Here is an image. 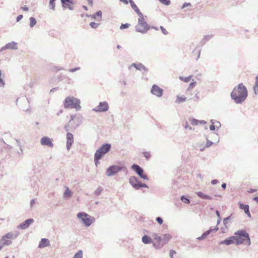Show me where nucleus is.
Here are the masks:
<instances>
[{
    "mask_svg": "<svg viewBox=\"0 0 258 258\" xmlns=\"http://www.w3.org/2000/svg\"><path fill=\"white\" fill-rule=\"evenodd\" d=\"M72 125H74V124H73L72 123H67L65 125H64V130H66V131H67L68 133V132L70 130L71 128H73L72 126Z\"/></svg>",
    "mask_w": 258,
    "mask_h": 258,
    "instance_id": "obj_40",
    "label": "nucleus"
},
{
    "mask_svg": "<svg viewBox=\"0 0 258 258\" xmlns=\"http://www.w3.org/2000/svg\"><path fill=\"white\" fill-rule=\"evenodd\" d=\"M254 87H255L256 88H258V77H255V83Z\"/></svg>",
    "mask_w": 258,
    "mask_h": 258,
    "instance_id": "obj_63",
    "label": "nucleus"
},
{
    "mask_svg": "<svg viewBox=\"0 0 258 258\" xmlns=\"http://www.w3.org/2000/svg\"><path fill=\"white\" fill-rule=\"evenodd\" d=\"M216 126H215V125H214V124H211L210 126V130L212 131H213L214 130H215L216 129Z\"/></svg>",
    "mask_w": 258,
    "mask_h": 258,
    "instance_id": "obj_62",
    "label": "nucleus"
},
{
    "mask_svg": "<svg viewBox=\"0 0 258 258\" xmlns=\"http://www.w3.org/2000/svg\"><path fill=\"white\" fill-rule=\"evenodd\" d=\"M77 217L87 227L90 226L95 220L93 217L89 216L84 212H79L78 213Z\"/></svg>",
    "mask_w": 258,
    "mask_h": 258,
    "instance_id": "obj_5",
    "label": "nucleus"
},
{
    "mask_svg": "<svg viewBox=\"0 0 258 258\" xmlns=\"http://www.w3.org/2000/svg\"><path fill=\"white\" fill-rule=\"evenodd\" d=\"M139 17L138 23L136 26L135 29L136 31L145 34L150 29V26L144 21L143 15H142V16Z\"/></svg>",
    "mask_w": 258,
    "mask_h": 258,
    "instance_id": "obj_4",
    "label": "nucleus"
},
{
    "mask_svg": "<svg viewBox=\"0 0 258 258\" xmlns=\"http://www.w3.org/2000/svg\"><path fill=\"white\" fill-rule=\"evenodd\" d=\"M248 96V91L242 83L239 84L231 92L230 96L236 104L242 103Z\"/></svg>",
    "mask_w": 258,
    "mask_h": 258,
    "instance_id": "obj_1",
    "label": "nucleus"
},
{
    "mask_svg": "<svg viewBox=\"0 0 258 258\" xmlns=\"http://www.w3.org/2000/svg\"><path fill=\"white\" fill-rule=\"evenodd\" d=\"M236 235L235 244L239 245L242 243H245L247 245H249L251 243L250 239L249 234L244 230H240L235 233Z\"/></svg>",
    "mask_w": 258,
    "mask_h": 258,
    "instance_id": "obj_3",
    "label": "nucleus"
},
{
    "mask_svg": "<svg viewBox=\"0 0 258 258\" xmlns=\"http://www.w3.org/2000/svg\"><path fill=\"white\" fill-rule=\"evenodd\" d=\"M218 230V227H215L213 228L212 227H211L208 230L206 231V232H204L203 234L201 235V236L198 237L197 239L199 240H202L206 238V237L209 235L212 232L214 231L216 232Z\"/></svg>",
    "mask_w": 258,
    "mask_h": 258,
    "instance_id": "obj_15",
    "label": "nucleus"
},
{
    "mask_svg": "<svg viewBox=\"0 0 258 258\" xmlns=\"http://www.w3.org/2000/svg\"><path fill=\"white\" fill-rule=\"evenodd\" d=\"M80 67H76L75 68H73V69H70L68 70V71L70 72H71V73H73V72H75L77 71H79L80 70Z\"/></svg>",
    "mask_w": 258,
    "mask_h": 258,
    "instance_id": "obj_51",
    "label": "nucleus"
},
{
    "mask_svg": "<svg viewBox=\"0 0 258 258\" xmlns=\"http://www.w3.org/2000/svg\"><path fill=\"white\" fill-rule=\"evenodd\" d=\"M160 28L162 31V32L164 34V35H167L168 34V32L166 31V30L163 27V26H160Z\"/></svg>",
    "mask_w": 258,
    "mask_h": 258,
    "instance_id": "obj_53",
    "label": "nucleus"
},
{
    "mask_svg": "<svg viewBox=\"0 0 258 258\" xmlns=\"http://www.w3.org/2000/svg\"><path fill=\"white\" fill-rule=\"evenodd\" d=\"M122 168L117 165H111L107 169L106 174L107 176H113L120 171Z\"/></svg>",
    "mask_w": 258,
    "mask_h": 258,
    "instance_id": "obj_7",
    "label": "nucleus"
},
{
    "mask_svg": "<svg viewBox=\"0 0 258 258\" xmlns=\"http://www.w3.org/2000/svg\"><path fill=\"white\" fill-rule=\"evenodd\" d=\"M253 89L254 93L255 94H258V88H256L255 87H253Z\"/></svg>",
    "mask_w": 258,
    "mask_h": 258,
    "instance_id": "obj_64",
    "label": "nucleus"
},
{
    "mask_svg": "<svg viewBox=\"0 0 258 258\" xmlns=\"http://www.w3.org/2000/svg\"><path fill=\"white\" fill-rule=\"evenodd\" d=\"M82 116L80 115H77L75 120L74 121L75 124L74 125H72V127H74V128L75 129L82 123Z\"/></svg>",
    "mask_w": 258,
    "mask_h": 258,
    "instance_id": "obj_20",
    "label": "nucleus"
},
{
    "mask_svg": "<svg viewBox=\"0 0 258 258\" xmlns=\"http://www.w3.org/2000/svg\"><path fill=\"white\" fill-rule=\"evenodd\" d=\"M83 257V251L79 250L76 253L73 258H82Z\"/></svg>",
    "mask_w": 258,
    "mask_h": 258,
    "instance_id": "obj_38",
    "label": "nucleus"
},
{
    "mask_svg": "<svg viewBox=\"0 0 258 258\" xmlns=\"http://www.w3.org/2000/svg\"><path fill=\"white\" fill-rule=\"evenodd\" d=\"M109 109V105L107 101L100 102L98 105L94 108L92 110L97 112H104Z\"/></svg>",
    "mask_w": 258,
    "mask_h": 258,
    "instance_id": "obj_9",
    "label": "nucleus"
},
{
    "mask_svg": "<svg viewBox=\"0 0 258 258\" xmlns=\"http://www.w3.org/2000/svg\"><path fill=\"white\" fill-rule=\"evenodd\" d=\"M34 220L32 218L28 219L18 226V228L21 229H25L34 222Z\"/></svg>",
    "mask_w": 258,
    "mask_h": 258,
    "instance_id": "obj_12",
    "label": "nucleus"
},
{
    "mask_svg": "<svg viewBox=\"0 0 258 258\" xmlns=\"http://www.w3.org/2000/svg\"><path fill=\"white\" fill-rule=\"evenodd\" d=\"M171 238V236L169 234H163L162 237L163 246L166 244Z\"/></svg>",
    "mask_w": 258,
    "mask_h": 258,
    "instance_id": "obj_31",
    "label": "nucleus"
},
{
    "mask_svg": "<svg viewBox=\"0 0 258 258\" xmlns=\"http://www.w3.org/2000/svg\"><path fill=\"white\" fill-rule=\"evenodd\" d=\"M5 48H7V49L16 50L18 49L17 43L14 41H12L6 44Z\"/></svg>",
    "mask_w": 258,
    "mask_h": 258,
    "instance_id": "obj_23",
    "label": "nucleus"
},
{
    "mask_svg": "<svg viewBox=\"0 0 258 258\" xmlns=\"http://www.w3.org/2000/svg\"><path fill=\"white\" fill-rule=\"evenodd\" d=\"M196 84H197L196 82H191L189 84V87H188V88L187 90H189L190 89H191L194 88L195 87Z\"/></svg>",
    "mask_w": 258,
    "mask_h": 258,
    "instance_id": "obj_49",
    "label": "nucleus"
},
{
    "mask_svg": "<svg viewBox=\"0 0 258 258\" xmlns=\"http://www.w3.org/2000/svg\"><path fill=\"white\" fill-rule=\"evenodd\" d=\"M151 93L158 97H160L163 95V90L158 85L154 84L152 87Z\"/></svg>",
    "mask_w": 258,
    "mask_h": 258,
    "instance_id": "obj_11",
    "label": "nucleus"
},
{
    "mask_svg": "<svg viewBox=\"0 0 258 258\" xmlns=\"http://www.w3.org/2000/svg\"><path fill=\"white\" fill-rule=\"evenodd\" d=\"M80 103V99L73 96H68L64 100L63 106L66 109L74 108L76 111H79L81 108Z\"/></svg>",
    "mask_w": 258,
    "mask_h": 258,
    "instance_id": "obj_2",
    "label": "nucleus"
},
{
    "mask_svg": "<svg viewBox=\"0 0 258 258\" xmlns=\"http://www.w3.org/2000/svg\"><path fill=\"white\" fill-rule=\"evenodd\" d=\"M103 190V188L101 187H98L95 191V194L96 196H99Z\"/></svg>",
    "mask_w": 258,
    "mask_h": 258,
    "instance_id": "obj_41",
    "label": "nucleus"
},
{
    "mask_svg": "<svg viewBox=\"0 0 258 258\" xmlns=\"http://www.w3.org/2000/svg\"><path fill=\"white\" fill-rule=\"evenodd\" d=\"M50 245L49 240L47 238H42L39 242L38 247L43 248L48 246Z\"/></svg>",
    "mask_w": 258,
    "mask_h": 258,
    "instance_id": "obj_22",
    "label": "nucleus"
},
{
    "mask_svg": "<svg viewBox=\"0 0 258 258\" xmlns=\"http://www.w3.org/2000/svg\"><path fill=\"white\" fill-rule=\"evenodd\" d=\"M0 242L2 244V245H3L4 247L5 245H10L12 243V241L11 240L8 239L6 237H4L3 236L0 239Z\"/></svg>",
    "mask_w": 258,
    "mask_h": 258,
    "instance_id": "obj_28",
    "label": "nucleus"
},
{
    "mask_svg": "<svg viewBox=\"0 0 258 258\" xmlns=\"http://www.w3.org/2000/svg\"><path fill=\"white\" fill-rule=\"evenodd\" d=\"M197 195L199 198H202V199H206V200H212V197L207 195H205V194H204L203 192H202L201 191L197 192Z\"/></svg>",
    "mask_w": 258,
    "mask_h": 258,
    "instance_id": "obj_32",
    "label": "nucleus"
},
{
    "mask_svg": "<svg viewBox=\"0 0 258 258\" xmlns=\"http://www.w3.org/2000/svg\"><path fill=\"white\" fill-rule=\"evenodd\" d=\"M130 24L128 23L122 24L120 26V29H126L128 28L130 26Z\"/></svg>",
    "mask_w": 258,
    "mask_h": 258,
    "instance_id": "obj_46",
    "label": "nucleus"
},
{
    "mask_svg": "<svg viewBox=\"0 0 258 258\" xmlns=\"http://www.w3.org/2000/svg\"><path fill=\"white\" fill-rule=\"evenodd\" d=\"M206 140L207 143L206 144L205 147L209 148L213 145V143L212 141L209 140L207 138H206Z\"/></svg>",
    "mask_w": 258,
    "mask_h": 258,
    "instance_id": "obj_47",
    "label": "nucleus"
},
{
    "mask_svg": "<svg viewBox=\"0 0 258 258\" xmlns=\"http://www.w3.org/2000/svg\"><path fill=\"white\" fill-rule=\"evenodd\" d=\"M215 125L217 129L219 128L221 126V123L218 120H217L216 122H215Z\"/></svg>",
    "mask_w": 258,
    "mask_h": 258,
    "instance_id": "obj_58",
    "label": "nucleus"
},
{
    "mask_svg": "<svg viewBox=\"0 0 258 258\" xmlns=\"http://www.w3.org/2000/svg\"><path fill=\"white\" fill-rule=\"evenodd\" d=\"M111 146L109 143L103 144L99 148H98L94 155L103 158L104 155L108 153L111 150Z\"/></svg>",
    "mask_w": 258,
    "mask_h": 258,
    "instance_id": "obj_6",
    "label": "nucleus"
},
{
    "mask_svg": "<svg viewBox=\"0 0 258 258\" xmlns=\"http://www.w3.org/2000/svg\"><path fill=\"white\" fill-rule=\"evenodd\" d=\"M191 6V5L190 3H184L181 7V9H184L187 7H190Z\"/></svg>",
    "mask_w": 258,
    "mask_h": 258,
    "instance_id": "obj_56",
    "label": "nucleus"
},
{
    "mask_svg": "<svg viewBox=\"0 0 258 258\" xmlns=\"http://www.w3.org/2000/svg\"><path fill=\"white\" fill-rule=\"evenodd\" d=\"M29 21H30V27L31 28L34 27L37 23L36 19L34 17H31L29 18Z\"/></svg>",
    "mask_w": 258,
    "mask_h": 258,
    "instance_id": "obj_34",
    "label": "nucleus"
},
{
    "mask_svg": "<svg viewBox=\"0 0 258 258\" xmlns=\"http://www.w3.org/2000/svg\"><path fill=\"white\" fill-rule=\"evenodd\" d=\"M21 9H22L24 11H28L29 10V8L27 6H24L21 7Z\"/></svg>",
    "mask_w": 258,
    "mask_h": 258,
    "instance_id": "obj_61",
    "label": "nucleus"
},
{
    "mask_svg": "<svg viewBox=\"0 0 258 258\" xmlns=\"http://www.w3.org/2000/svg\"><path fill=\"white\" fill-rule=\"evenodd\" d=\"M239 208L240 209H242L244 210L245 213L249 217H251L249 209V206L248 205H244L242 203H239Z\"/></svg>",
    "mask_w": 258,
    "mask_h": 258,
    "instance_id": "obj_21",
    "label": "nucleus"
},
{
    "mask_svg": "<svg viewBox=\"0 0 258 258\" xmlns=\"http://www.w3.org/2000/svg\"><path fill=\"white\" fill-rule=\"evenodd\" d=\"M191 78H192V76H189L187 77H183L180 76L179 79L180 80L183 81L184 82L187 83V82H188L191 80Z\"/></svg>",
    "mask_w": 258,
    "mask_h": 258,
    "instance_id": "obj_39",
    "label": "nucleus"
},
{
    "mask_svg": "<svg viewBox=\"0 0 258 258\" xmlns=\"http://www.w3.org/2000/svg\"><path fill=\"white\" fill-rule=\"evenodd\" d=\"M56 0H49V8L50 9H51L52 10H55V1Z\"/></svg>",
    "mask_w": 258,
    "mask_h": 258,
    "instance_id": "obj_36",
    "label": "nucleus"
},
{
    "mask_svg": "<svg viewBox=\"0 0 258 258\" xmlns=\"http://www.w3.org/2000/svg\"><path fill=\"white\" fill-rule=\"evenodd\" d=\"M131 168L142 178L144 180H148V176L144 173V170L138 165L134 164Z\"/></svg>",
    "mask_w": 258,
    "mask_h": 258,
    "instance_id": "obj_8",
    "label": "nucleus"
},
{
    "mask_svg": "<svg viewBox=\"0 0 258 258\" xmlns=\"http://www.w3.org/2000/svg\"><path fill=\"white\" fill-rule=\"evenodd\" d=\"M18 233L14 234L12 232H9L4 235V237H6L8 239H13L16 238L18 236Z\"/></svg>",
    "mask_w": 258,
    "mask_h": 258,
    "instance_id": "obj_29",
    "label": "nucleus"
},
{
    "mask_svg": "<svg viewBox=\"0 0 258 258\" xmlns=\"http://www.w3.org/2000/svg\"><path fill=\"white\" fill-rule=\"evenodd\" d=\"M131 67H134L137 70H139V71L143 70L146 72L148 71V69L141 63H133L130 66V68H131Z\"/></svg>",
    "mask_w": 258,
    "mask_h": 258,
    "instance_id": "obj_19",
    "label": "nucleus"
},
{
    "mask_svg": "<svg viewBox=\"0 0 258 258\" xmlns=\"http://www.w3.org/2000/svg\"><path fill=\"white\" fill-rule=\"evenodd\" d=\"M180 200L182 202L185 204H189L190 203L189 199L185 196H182L180 198Z\"/></svg>",
    "mask_w": 258,
    "mask_h": 258,
    "instance_id": "obj_37",
    "label": "nucleus"
},
{
    "mask_svg": "<svg viewBox=\"0 0 258 258\" xmlns=\"http://www.w3.org/2000/svg\"><path fill=\"white\" fill-rule=\"evenodd\" d=\"M40 143L43 146H47L49 147H52L53 146L52 140L46 136L41 139Z\"/></svg>",
    "mask_w": 258,
    "mask_h": 258,
    "instance_id": "obj_14",
    "label": "nucleus"
},
{
    "mask_svg": "<svg viewBox=\"0 0 258 258\" xmlns=\"http://www.w3.org/2000/svg\"><path fill=\"white\" fill-rule=\"evenodd\" d=\"M230 218H231V216H228V217H227L226 218H225L223 220V224L224 225L227 227V222L228 220H229L230 219Z\"/></svg>",
    "mask_w": 258,
    "mask_h": 258,
    "instance_id": "obj_50",
    "label": "nucleus"
},
{
    "mask_svg": "<svg viewBox=\"0 0 258 258\" xmlns=\"http://www.w3.org/2000/svg\"><path fill=\"white\" fill-rule=\"evenodd\" d=\"M16 142L17 143V145L20 147V150H21V152L22 153L23 152V150H22V147L21 146V143H20V141L18 140H16Z\"/></svg>",
    "mask_w": 258,
    "mask_h": 258,
    "instance_id": "obj_59",
    "label": "nucleus"
},
{
    "mask_svg": "<svg viewBox=\"0 0 258 258\" xmlns=\"http://www.w3.org/2000/svg\"><path fill=\"white\" fill-rule=\"evenodd\" d=\"M138 187V189H140L142 187H148V185L146 183H142L140 182V184H139V186Z\"/></svg>",
    "mask_w": 258,
    "mask_h": 258,
    "instance_id": "obj_55",
    "label": "nucleus"
},
{
    "mask_svg": "<svg viewBox=\"0 0 258 258\" xmlns=\"http://www.w3.org/2000/svg\"><path fill=\"white\" fill-rule=\"evenodd\" d=\"M175 253H176L175 251H174V250H172V249L170 250V252H169V255H170V258H173V255Z\"/></svg>",
    "mask_w": 258,
    "mask_h": 258,
    "instance_id": "obj_57",
    "label": "nucleus"
},
{
    "mask_svg": "<svg viewBox=\"0 0 258 258\" xmlns=\"http://www.w3.org/2000/svg\"><path fill=\"white\" fill-rule=\"evenodd\" d=\"M23 18V16L22 15H19L16 19L17 22H19L22 18Z\"/></svg>",
    "mask_w": 258,
    "mask_h": 258,
    "instance_id": "obj_60",
    "label": "nucleus"
},
{
    "mask_svg": "<svg viewBox=\"0 0 258 258\" xmlns=\"http://www.w3.org/2000/svg\"><path fill=\"white\" fill-rule=\"evenodd\" d=\"M67 149L69 151L72 144L74 143V136L73 135L70 133H67Z\"/></svg>",
    "mask_w": 258,
    "mask_h": 258,
    "instance_id": "obj_13",
    "label": "nucleus"
},
{
    "mask_svg": "<svg viewBox=\"0 0 258 258\" xmlns=\"http://www.w3.org/2000/svg\"><path fill=\"white\" fill-rule=\"evenodd\" d=\"M142 242L146 244L152 243L153 244V241L152 238L147 235H144L142 238Z\"/></svg>",
    "mask_w": 258,
    "mask_h": 258,
    "instance_id": "obj_25",
    "label": "nucleus"
},
{
    "mask_svg": "<svg viewBox=\"0 0 258 258\" xmlns=\"http://www.w3.org/2000/svg\"><path fill=\"white\" fill-rule=\"evenodd\" d=\"M213 36L212 34L209 35H205L203 39L200 42L199 46L201 47L204 46L207 41L210 40L213 37Z\"/></svg>",
    "mask_w": 258,
    "mask_h": 258,
    "instance_id": "obj_24",
    "label": "nucleus"
},
{
    "mask_svg": "<svg viewBox=\"0 0 258 258\" xmlns=\"http://www.w3.org/2000/svg\"><path fill=\"white\" fill-rule=\"evenodd\" d=\"M60 1L63 8H68L70 10H73V7H72L73 2L72 0H60Z\"/></svg>",
    "mask_w": 258,
    "mask_h": 258,
    "instance_id": "obj_16",
    "label": "nucleus"
},
{
    "mask_svg": "<svg viewBox=\"0 0 258 258\" xmlns=\"http://www.w3.org/2000/svg\"><path fill=\"white\" fill-rule=\"evenodd\" d=\"M186 100V97L184 96H182L181 97H180L179 96H177V98L175 101L176 103H180L183 102H184Z\"/></svg>",
    "mask_w": 258,
    "mask_h": 258,
    "instance_id": "obj_33",
    "label": "nucleus"
},
{
    "mask_svg": "<svg viewBox=\"0 0 258 258\" xmlns=\"http://www.w3.org/2000/svg\"><path fill=\"white\" fill-rule=\"evenodd\" d=\"M129 182L132 185V186L136 189H138V186L140 184V182L136 176H132L129 179Z\"/></svg>",
    "mask_w": 258,
    "mask_h": 258,
    "instance_id": "obj_17",
    "label": "nucleus"
},
{
    "mask_svg": "<svg viewBox=\"0 0 258 258\" xmlns=\"http://www.w3.org/2000/svg\"><path fill=\"white\" fill-rule=\"evenodd\" d=\"M102 12L101 11H98L94 15H91L90 16L92 19L98 21H100L102 19Z\"/></svg>",
    "mask_w": 258,
    "mask_h": 258,
    "instance_id": "obj_27",
    "label": "nucleus"
},
{
    "mask_svg": "<svg viewBox=\"0 0 258 258\" xmlns=\"http://www.w3.org/2000/svg\"><path fill=\"white\" fill-rule=\"evenodd\" d=\"M77 115H71L70 116V119L69 120V123H71L72 121H74L77 117Z\"/></svg>",
    "mask_w": 258,
    "mask_h": 258,
    "instance_id": "obj_54",
    "label": "nucleus"
},
{
    "mask_svg": "<svg viewBox=\"0 0 258 258\" xmlns=\"http://www.w3.org/2000/svg\"><path fill=\"white\" fill-rule=\"evenodd\" d=\"M143 155H144V156L147 159H150V158L151 157V154L149 152H144L143 153Z\"/></svg>",
    "mask_w": 258,
    "mask_h": 258,
    "instance_id": "obj_48",
    "label": "nucleus"
},
{
    "mask_svg": "<svg viewBox=\"0 0 258 258\" xmlns=\"http://www.w3.org/2000/svg\"><path fill=\"white\" fill-rule=\"evenodd\" d=\"M5 75L2 74V71L0 70V87H4L5 85V83L4 80L3 78H4Z\"/></svg>",
    "mask_w": 258,
    "mask_h": 258,
    "instance_id": "obj_35",
    "label": "nucleus"
},
{
    "mask_svg": "<svg viewBox=\"0 0 258 258\" xmlns=\"http://www.w3.org/2000/svg\"><path fill=\"white\" fill-rule=\"evenodd\" d=\"M199 120L195 118H192L190 120V123L192 125H196L199 124Z\"/></svg>",
    "mask_w": 258,
    "mask_h": 258,
    "instance_id": "obj_45",
    "label": "nucleus"
},
{
    "mask_svg": "<svg viewBox=\"0 0 258 258\" xmlns=\"http://www.w3.org/2000/svg\"><path fill=\"white\" fill-rule=\"evenodd\" d=\"M73 195L72 191L69 189L68 186H66V190L63 193V198H69Z\"/></svg>",
    "mask_w": 258,
    "mask_h": 258,
    "instance_id": "obj_30",
    "label": "nucleus"
},
{
    "mask_svg": "<svg viewBox=\"0 0 258 258\" xmlns=\"http://www.w3.org/2000/svg\"><path fill=\"white\" fill-rule=\"evenodd\" d=\"M130 2L133 9L137 13L139 16H142L143 14L140 12V10L135 4L133 0H130Z\"/></svg>",
    "mask_w": 258,
    "mask_h": 258,
    "instance_id": "obj_26",
    "label": "nucleus"
},
{
    "mask_svg": "<svg viewBox=\"0 0 258 258\" xmlns=\"http://www.w3.org/2000/svg\"><path fill=\"white\" fill-rule=\"evenodd\" d=\"M235 236H231L228 237V238L225 239V240L221 241L220 242V244H225L227 245H230L231 244L235 243Z\"/></svg>",
    "mask_w": 258,
    "mask_h": 258,
    "instance_id": "obj_18",
    "label": "nucleus"
},
{
    "mask_svg": "<svg viewBox=\"0 0 258 258\" xmlns=\"http://www.w3.org/2000/svg\"><path fill=\"white\" fill-rule=\"evenodd\" d=\"M156 220L160 225H161L163 222L162 218L160 217H157Z\"/></svg>",
    "mask_w": 258,
    "mask_h": 258,
    "instance_id": "obj_52",
    "label": "nucleus"
},
{
    "mask_svg": "<svg viewBox=\"0 0 258 258\" xmlns=\"http://www.w3.org/2000/svg\"><path fill=\"white\" fill-rule=\"evenodd\" d=\"M99 24L94 22H92L90 23V27L93 29H96L99 26Z\"/></svg>",
    "mask_w": 258,
    "mask_h": 258,
    "instance_id": "obj_44",
    "label": "nucleus"
},
{
    "mask_svg": "<svg viewBox=\"0 0 258 258\" xmlns=\"http://www.w3.org/2000/svg\"><path fill=\"white\" fill-rule=\"evenodd\" d=\"M161 4L165 5V6H169L171 2L170 0H158Z\"/></svg>",
    "mask_w": 258,
    "mask_h": 258,
    "instance_id": "obj_43",
    "label": "nucleus"
},
{
    "mask_svg": "<svg viewBox=\"0 0 258 258\" xmlns=\"http://www.w3.org/2000/svg\"><path fill=\"white\" fill-rule=\"evenodd\" d=\"M152 237L157 241L156 243L153 241V246L155 248L157 249L161 248L163 247L162 237L159 236L156 233H153L152 234Z\"/></svg>",
    "mask_w": 258,
    "mask_h": 258,
    "instance_id": "obj_10",
    "label": "nucleus"
},
{
    "mask_svg": "<svg viewBox=\"0 0 258 258\" xmlns=\"http://www.w3.org/2000/svg\"><path fill=\"white\" fill-rule=\"evenodd\" d=\"M101 159H102V158L94 155V162L96 166L98 165V164L100 163L99 160Z\"/></svg>",
    "mask_w": 258,
    "mask_h": 258,
    "instance_id": "obj_42",
    "label": "nucleus"
}]
</instances>
